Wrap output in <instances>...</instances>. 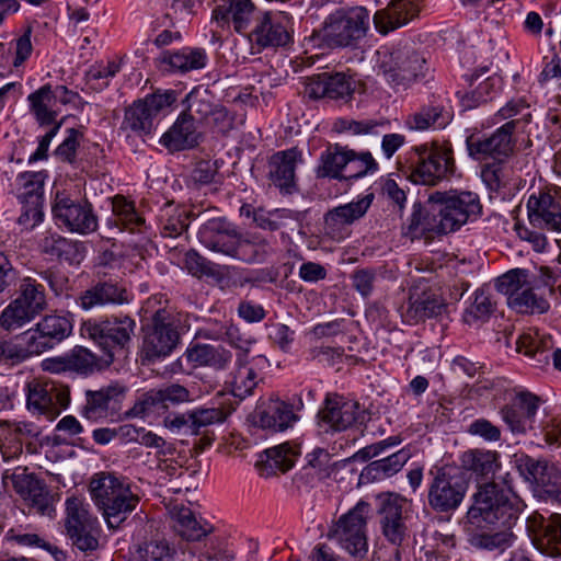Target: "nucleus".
<instances>
[{
	"label": "nucleus",
	"mask_w": 561,
	"mask_h": 561,
	"mask_svg": "<svg viewBox=\"0 0 561 561\" xmlns=\"http://www.w3.org/2000/svg\"><path fill=\"white\" fill-rule=\"evenodd\" d=\"M522 507V501L511 490L500 489L494 483L480 485L472 496L467 519L477 528L499 526L501 529L477 534L472 543L488 550H505L511 547L514 541L511 527L518 519Z\"/></svg>",
	"instance_id": "nucleus-1"
},
{
	"label": "nucleus",
	"mask_w": 561,
	"mask_h": 561,
	"mask_svg": "<svg viewBox=\"0 0 561 561\" xmlns=\"http://www.w3.org/2000/svg\"><path fill=\"white\" fill-rule=\"evenodd\" d=\"M199 242L213 252L244 263L263 262L273 251L270 242L259 234H241L225 218H213L198 230Z\"/></svg>",
	"instance_id": "nucleus-2"
},
{
	"label": "nucleus",
	"mask_w": 561,
	"mask_h": 561,
	"mask_svg": "<svg viewBox=\"0 0 561 561\" xmlns=\"http://www.w3.org/2000/svg\"><path fill=\"white\" fill-rule=\"evenodd\" d=\"M92 500L103 511L110 528L116 529L126 520L139 503L125 479L112 472L95 473L90 481Z\"/></svg>",
	"instance_id": "nucleus-3"
},
{
	"label": "nucleus",
	"mask_w": 561,
	"mask_h": 561,
	"mask_svg": "<svg viewBox=\"0 0 561 561\" xmlns=\"http://www.w3.org/2000/svg\"><path fill=\"white\" fill-rule=\"evenodd\" d=\"M405 169L413 183L435 185L456 170L453 147L437 141L416 146L407 154Z\"/></svg>",
	"instance_id": "nucleus-4"
},
{
	"label": "nucleus",
	"mask_w": 561,
	"mask_h": 561,
	"mask_svg": "<svg viewBox=\"0 0 561 561\" xmlns=\"http://www.w3.org/2000/svg\"><path fill=\"white\" fill-rule=\"evenodd\" d=\"M369 26V11L357 5L334 10L325 18L321 32L330 47L354 48L366 37Z\"/></svg>",
	"instance_id": "nucleus-5"
},
{
	"label": "nucleus",
	"mask_w": 561,
	"mask_h": 561,
	"mask_svg": "<svg viewBox=\"0 0 561 561\" xmlns=\"http://www.w3.org/2000/svg\"><path fill=\"white\" fill-rule=\"evenodd\" d=\"M370 513V504L360 500L331 525L328 538L351 557L364 558L368 552L367 522Z\"/></svg>",
	"instance_id": "nucleus-6"
},
{
	"label": "nucleus",
	"mask_w": 561,
	"mask_h": 561,
	"mask_svg": "<svg viewBox=\"0 0 561 561\" xmlns=\"http://www.w3.org/2000/svg\"><path fill=\"white\" fill-rule=\"evenodd\" d=\"M432 477L427 489V504L438 514H453L461 505L468 484L461 471L444 466L430 471Z\"/></svg>",
	"instance_id": "nucleus-7"
},
{
	"label": "nucleus",
	"mask_w": 561,
	"mask_h": 561,
	"mask_svg": "<svg viewBox=\"0 0 561 561\" xmlns=\"http://www.w3.org/2000/svg\"><path fill=\"white\" fill-rule=\"evenodd\" d=\"M431 195L444 234L477 219L482 209L478 195L471 192H435Z\"/></svg>",
	"instance_id": "nucleus-8"
},
{
	"label": "nucleus",
	"mask_w": 561,
	"mask_h": 561,
	"mask_svg": "<svg viewBox=\"0 0 561 561\" xmlns=\"http://www.w3.org/2000/svg\"><path fill=\"white\" fill-rule=\"evenodd\" d=\"M136 328V322L128 316L111 317L104 320L89 319L83 321L80 328V334L102 347L105 353L123 351L131 341Z\"/></svg>",
	"instance_id": "nucleus-9"
},
{
	"label": "nucleus",
	"mask_w": 561,
	"mask_h": 561,
	"mask_svg": "<svg viewBox=\"0 0 561 561\" xmlns=\"http://www.w3.org/2000/svg\"><path fill=\"white\" fill-rule=\"evenodd\" d=\"M180 342L175 318L164 309L158 310L147 328L142 354L148 360H156L169 356Z\"/></svg>",
	"instance_id": "nucleus-10"
},
{
	"label": "nucleus",
	"mask_w": 561,
	"mask_h": 561,
	"mask_svg": "<svg viewBox=\"0 0 561 561\" xmlns=\"http://www.w3.org/2000/svg\"><path fill=\"white\" fill-rule=\"evenodd\" d=\"M51 213L56 224L70 232L88 234L98 228V218L88 201L72 199L57 193Z\"/></svg>",
	"instance_id": "nucleus-11"
},
{
	"label": "nucleus",
	"mask_w": 561,
	"mask_h": 561,
	"mask_svg": "<svg viewBox=\"0 0 561 561\" xmlns=\"http://www.w3.org/2000/svg\"><path fill=\"white\" fill-rule=\"evenodd\" d=\"M517 123L518 121L511 119L488 137H468L466 140L468 154L474 160L493 159L503 162L514 151L513 133Z\"/></svg>",
	"instance_id": "nucleus-12"
},
{
	"label": "nucleus",
	"mask_w": 561,
	"mask_h": 561,
	"mask_svg": "<svg viewBox=\"0 0 561 561\" xmlns=\"http://www.w3.org/2000/svg\"><path fill=\"white\" fill-rule=\"evenodd\" d=\"M291 26V16L285 11L261 12L255 19L250 38L261 48L284 47L293 39Z\"/></svg>",
	"instance_id": "nucleus-13"
},
{
	"label": "nucleus",
	"mask_w": 561,
	"mask_h": 561,
	"mask_svg": "<svg viewBox=\"0 0 561 561\" xmlns=\"http://www.w3.org/2000/svg\"><path fill=\"white\" fill-rule=\"evenodd\" d=\"M70 403L68 386L50 380L34 379L27 383V408L50 419Z\"/></svg>",
	"instance_id": "nucleus-14"
},
{
	"label": "nucleus",
	"mask_w": 561,
	"mask_h": 561,
	"mask_svg": "<svg viewBox=\"0 0 561 561\" xmlns=\"http://www.w3.org/2000/svg\"><path fill=\"white\" fill-rule=\"evenodd\" d=\"M407 500L396 493L378 496L379 525L383 537L396 547H400L408 536Z\"/></svg>",
	"instance_id": "nucleus-15"
},
{
	"label": "nucleus",
	"mask_w": 561,
	"mask_h": 561,
	"mask_svg": "<svg viewBox=\"0 0 561 561\" xmlns=\"http://www.w3.org/2000/svg\"><path fill=\"white\" fill-rule=\"evenodd\" d=\"M386 80L394 87H407L423 77L426 70L425 58L411 47L391 51L389 60L381 65Z\"/></svg>",
	"instance_id": "nucleus-16"
},
{
	"label": "nucleus",
	"mask_w": 561,
	"mask_h": 561,
	"mask_svg": "<svg viewBox=\"0 0 561 561\" xmlns=\"http://www.w3.org/2000/svg\"><path fill=\"white\" fill-rule=\"evenodd\" d=\"M72 332L69 317L60 314L45 316L36 325L24 332L27 352L41 354L53 348Z\"/></svg>",
	"instance_id": "nucleus-17"
},
{
	"label": "nucleus",
	"mask_w": 561,
	"mask_h": 561,
	"mask_svg": "<svg viewBox=\"0 0 561 561\" xmlns=\"http://www.w3.org/2000/svg\"><path fill=\"white\" fill-rule=\"evenodd\" d=\"M126 394V388L113 382L95 390H85L80 415L89 421H100L115 416Z\"/></svg>",
	"instance_id": "nucleus-18"
},
{
	"label": "nucleus",
	"mask_w": 561,
	"mask_h": 561,
	"mask_svg": "<svg viewBox=\"0 0 561 561\" xmlns=\"http://www.w3.org/2000/svg\"><path fill=\"white\" fill-rule=\"evenodd\" d=\"M2 480L4 483L11 481L16 493L27 501L37 513L46 515L53 510L46 485L32 473H27L26 467L16 466L12 469H4Z\"/></svg>",
	"instance_id": "nucleus-19"
},
{
	"label": "nucleus",
	"mask_w": 561,
	"mask_h": 561,
	"mask_svg": "<svg viewBox=\"0 0 561 561\" xmlns=\"http://www.w3.org/2000/svg\"><path fill=\"white\" fill-rule=\"evenodd\" d=\"M540 398L529 391H516L500 410L503 422L513 434H525L534 428Z\"/></svg>",
	"instance_id": "nucleus-20"
},
{
	"label": "nucleus",
	"mask_w": 561,
	"mask_h": 561,
	"mask_svg": "<svg viewBox=\"0 0 561 561\" xmlns=\"http://www.w3.org/2000/svg\"><path fill=\"white\" fill-rule=\"evenodd\" d=\"M355 87V80L343 72H321L307 78L305 94L313 100L327 98L347 102Z\"/></svg>",
	"instance_id": "nucleus-21"
},
{
	"label": "nucleus",
	"mask_w": 561,
	"mask_h": 561,
	"mask_svg": "<svg viewBox=\"0 0 561 561\" xmlns=\"http://www.w3.org/2000/svg\"><path fill=\"white\" fill-rule=\"evenodd\" d=\"M43 185L44 176L41 172H26L18 176L16 194L23 205V213L19 218L21 224L32 221L31 226L34 227L42 221Z\"/></svg>",
	"instance_id": "nucleus-22"
},
{
	"label": "nucleus",
	"mask_w": 561,
	"mask_h": 561,
	"mask_svg": "<svg viewBox=\"0 0 561 561\" xmlns=\"http://www.w3.org/2000/svg\"><path fill=\"white\" fill-rule=\"evenodd\" d=\"M528 220L533 227L561 231V194L539 192L527 202Z\"/></svg>",
	"instance_id": "nucleus-23"
},
{
	"label": "nucleus",
	"mask_w": 561,
	"mask_h": 561,
	"mask_svg": "<svg viewBox=\"0 0 561 561\" xmlns=\"http://www.w3.org/2000/svg\"><path fill=\"white\" fill-rule=\"evenodd\" d=\"M373 194H368L357 202L333 208L324 216L325 233L333 239H343L348 234V226L362 218L373 202Z\"/></svg>",
	"instance_id": "nucleus-24"
},
{
	"label": "nucleus",
	"mask_w": 561,
	"mask_h": 561,
	"mask_svg": "<svg viewBox=\"0 0 561 561\" xmlns=\"http://www.w3.org/2000/svg\"><path fill=\"white\" fill-rule=\"evenodd\" d=\"M403 234L411 240L422 239L433 240L437 236L444 234L437 213L434 210L432 195L426 206L420 203L413 204L412 213L403 225Z\"/></svg>",
	"instance_id": "nucleus-25"
},
{
	"label": "nucleus",
	"mask_w": 561,
	"mask_h": 561,
	"mask_svg": "<svg viewBox=\"0 0 561 561\" xmlns=\"http://www.w3.org/2000/svg\"><path fill=\"white\" fill-rule=\"evenodd\" d=\"M302 162L301 151L297 148L277 151L268 160V179L285 193L296 187V165Z\"/></svg>",
	"instance_id": "nucleus-26"
},
{
	"label": "nucleus",
	"mask_w": 561,
	"mask_h": 561,
	"mask_svg": "<svg viewBox=\"0 0 561 561\" xmlns=\"http://www.w3.org/2000/svg\"><path fill=\"white\" fill-rule=\"evenodd\" d=\"M321 420L334 431H344L366 421V412L358 402L342 398L327 399L325 408L321 411Z\"/></svg>",
	"instance_id": "nucleus-27"
},
{
	"label": "nucleus",
	"mask_w": 561,
	"mask_h": 561,
	"mask_svg": "<svg viewBox=\"0 0 561 561\" xmlns=\"http://www.w3.org/2000/svg\"><path fill=\"white\" fill-rule=\"evenodd\" d=\"M422 0H391L385 9L374 14L377 31L387 34L413 20L420 11Z\"/></svg>",
	"instance_id": "nucleus-28"
},
{
	"label": "nucleus",
	"mask_w": 561,
	"mask_h": 561,
	"mask_svg": "<svg viewBox=\"0 0 561 561\" xmlns=\"http://www.w3.org/2000/svg\"><path fill=\"white\" fill-rule=\"evenodd\" d=\"M202 134L197 130L193 115L182 113L161 136L160 144L169 151H183L196 147Z\"/></svg>",
	"instance_id": "nucleus-29"
},
{
	"label": "nucleus",
	"mask_w": 561,
	"mask_h": 561,
	"mask_svg": "<svg viewBox=\"0 0 561 561\" xmlns=\"http://www.w3.org/2000/svg\"><path fill=\"white\" fill-rule=\"evenodd\" d=\"M529 529L539 550L548 554L561 552V515L552 514L548 518L541 515L529 519Z\"/></svg>",
	"instance_id": "nucleus-30"
},
{
	"label": "nucleus",
	"mask_w": 561,
	"mask_h": 561,
	"mask_svg": "<svg viewBox=\"0 0 561 561\" xmlns=\"http://www.w3.org/2000/svg\"><path fill=\"white\" fill-rule=\"evenodd\" d=\"M168 513L173 530L185 540L197 541L211 531L207 522L197 519L194 512L183 504L169 506Z\"/></svg>",
	"instance_id": "nucleus-31"
},
{
	"label": "nucleus",
	"mask_w": 561,
	"mask_h": 561,
	"mask_svg": "<svg viewBox=\"0 0 561 561\" xmlns=\"http://www.w3.org/2000/svg\"><path fill=\"white\" fill-rule=\"evenodd\" d=\"M83 310H91L107 305H122L128 301L127 290L118 283L99 282L84 290L79 299Z\"/></svg>",
	"instance_id": "nucleus-32"
},
{
	"label": "nucleus",
	"mask_w": 561,
	"mask_h": 561,
	"mask_svg": "<svg viewBox=\"0 0 561 561\" xmlns=\"http://www.w3.org/2000/svg\"><path fill=\"white\" fill-rule=\"evenodd\" d=\"M158 61L163 71L185 73L203 69L207 64V55L202 48L184 47L163 51Z\"/></svg>",
	"instance_id": "nucleus-33"
},
{
	"label": "nucleus",
	"mask_w": 561,
	"mask_h": 561,
	"mask_svg": "<svg viewBox=\"0 0 561 561\" xmlns=\"http://www.w3.org/2000/svg\"><path fill=\"white\" fill-rule=\"evenodd\" d=\"M256 414L260 426L274 432L285 431L298 420L293 407L279 399H270L264 402Z\"/></svg>",
	"instance_id": "nucleus-34"
},
{
	"label": "nucleus",
	"mask_w": 561,
	"mask_h": 561,
	"mask_svg": "<svg viewBox=\"0 0 561 561\" xmlns=\"http://www.w3.org/2000/svg\"><path fill=\"white\" fill-rule=\"evenodd\" d=\"M254 13L251 0H222L213 11V18L224 24L232 23L238 33L244 32Z\"/></svg>",
	"instance_id": "nucleus-35"
},
{
	"label": "nucleus",
	"mask_w": 561,
	"mask_h": 561,
	"mask_svg": "<svg viewBox=\"0 0 561 561\" xmlns=\"http://www.w3.org/2000/svg\"><path fill=\"white\" fill-rule=\"evenodd\" d=\"M444 308L442 299L433 291L414 289L410 293L404 317L408 322L417 323L439 316Z\"/></svg>",
	"instance_id": "nucleus-36"
},
{
	"label": "nucleus",
	"mask_w": 561,
	"mask_h": 561,
	"mask_svg": "<svg viewBox=\"0 0 561 561\" xmlns=\"http://www.w3.org/2000/svg\"><path fill=\"white\" fill-rule=\"evenodd\" d=\"M453 119V113L444 105H425L409 115L405 125L411 130L443 129Z\"/></svg>",
	"instance_id": "nucleus-37"
},
{
	"label": "nucleus",
	"mask_w": 561,
	"mask_h": 561,
	"mask_svg": "<svg viewBox=\"0 0 561 561\" xmlns=\"http://www.w3.org/2000/svg\"><path fill=\"white\" fill-rule=\"evenodd\" d=\"M43 251L71 265H79L85 257V247L59 234H50L42 241Z\"/></svg>",
	"instance_id": "nucleus-38"
},
{
	"label": "nucleus",
	"mask_w": 561,
	"mask_h": 561,
	"mask_svg": "<svg viewBox=\"0 0 561 561\" xmlns=\"http://www.w3.org/2000/svg\"><path fill=\"white\" fill-rule=\"evenodd\" d=\"M550 337L541 335L536 330H528L522 333L516 341V351L534 360L536 367L542 368L549 364L551 348Z\"/></svg>",
	"instance_id": "nucleus-39"
},
{
	"label": "nucleus",
	"mask_w": 561,
	"mask_h": 561,
	"mask_svg": "<svg viewBox=\"0 0 561 561\" xmlns=\"http://www.w3.org/2000/svg\"><path fill=\"white\" fill-rule=\"evenodd\" d=\"M30 111L41 126L54 125L57 123L58 108L55 104L50 84L41 87L27 96Z\"/></svg>",
	"instance_id": "nucleus-40"
},
{
	"label": "nucleus",
	"mask_w": 561,
	"mask_h": 561,
	"mask_svg": "<svg viewBox=\"0 0 561 561\" xmlns=\"http://www.w3.org/2000/svg\"><path fill=\"white\" fill-rule=\"evenodd\" d=\"M113 362V354L107 352L102 357H98L85 347L77 346L67 354V363L69 371L81 375H89L95 370L107 367Z\"/></svg>",
	"instance_id": "nucleus-41"
},
{
	"label": "nucleus",
	"mask_w": 561,
	"mask_h": 561,
	"mask_svg": "<svg viewBox=\"0 0 561 561\" xmlns=\"http://www.w3.org/2000/svg\"><path fill=\"white\" fill-rule=\"evenodd\" d=\"M154 118L140 102H134L125 110L124 119L121 125V130L125 131L127 136L136 135L145 137L153 130Z\"/></svg>",
	"instance_id": "nucleus-42"
},
{
	"label": "nucleus",
	"mask_w": 561,
	"mask_h": 561,
	"mask_svg": "<svg viewBox=\"0 0 561 561\" xmlns=\"http://www.w3.org/2000/svg\"><path fill=\"white\" fill-rule=\"evenodd\" d=\"M264 454L265 460H261V462L265 469H270V471L266 472V476H268L274 472V470H278L283 473L290 470L297 457L300 455V449L297 445L284 443L266 449Z\"/></svg>",
	"instance_id": "nucleus-43"
},
{
	"label": "nucleus",
	"mask_w": 561,
	"mask_h": 561,
	"mask_svg": "<svg viewBox=\"0 0 561 561\" xmlns=\"http://www.w3.org/2000/svg\"><path fill=\"white\" fill-rule=\"evenodd\" d=\"M18 293L14 300L35 317L46 309L45 287L35 279L22 278Z\"/></svg>",
	"instance_id": "nucleus-44"
},
{
	"label": "nucleus",
	"mask_w": 561,
	"mask_h": 561,
	"mask_svg": "<svg viewBox=\"0 0 561 561\" xmlns=\"http://www.w3.org/2000/svg\"><path fill=\"white\" fill-rule=\"evenodd\" d=\"M410 458V450L402 448L385 458L371 461L364 473L373 480H382L398 473Z\"/></svg>",
	"instance_id": "nucleus-45"
},
{
	"label": "nucleus",
	"mask_w": 561,
	"mask_h": 561,
	"mask_svg": "<svg viewBox=\"0 0 561 561\" xmlns=\"http://www.w3.org/2000/svg\"><path fill=\"white\" fill-rule=\"evenodd\" d=\"M515 466L519 474L528 482L538 485H549L552 483V471L547 462L534 459L526 455L516 456Z\"/></svg>",
	"instance_id": "nucleus-46"
},
{
	"label": "nucleus",
	"mask_w": 561,
	"mask_h": 561,
	"mask_svg": "<svg viewBox=\"0 0 561 561\" xmlns=\"http://www.w3.org/2000/svg\"><path fill=\"white\" fill-rule=\"evenodd\" d=\"M237 365L238 367L231 374L227 383L234 397L244 399L250 396L256 387L257 375L252 367L248 366V360H243L242 356L237 358Z\"/></svg>",
	"instance_id": "nucleus-47"
},
{
	"label": "nucleus",
	"mask_w": 561,
	"mask_h": 561,
	"mask_svg": "<svg viewBox=\"0 0 561 561\" xmlns=\"http://www.w3.org/2000/svg\"><path fill=\"white\" fill-rule=\"evenodd\" d=\"M501 85L502 80L500 77L489 76L484 80L478 82L471 91H458L457 95L465 107L472 108L481 103L492 100Z\"/></svg>",
	"instance_id": "nucleus-48"
},
{
	"label": "nucleus",
	"mask_w": 561,
	"mask_h": 561,
	"mask_svg": "<svg viewBox=\"0 0 561 561\" xmlns=\"http://www.w3.org/2000/svg\"><path fill=\"white\" fill-rule=\"evenodd\" d=\"M98 520L90 513V504L82 497L70 496L65 502V533Z\"/></svg>",
	"instance_id": "nucleus-49"
},
{
	"label": "nucleus",
	"mask_w": 561,
	"mask_h": 561,
	"mask_svg": "<svg viewBox=\"0 0 561 561\" xmlns=\"http://www.w3.org/2000/svg\"><path fill=\"white\" fill-rule=\"evenodd\" d=\"M347 148L335 146L321 156V165L317 170L318 178H333L344 180L347 164Z\"/></svg>",
	"instance_id": "nucleus-50"
},
{
	"label": "nucleus",
	"mask_w": 561,
	"mask_h": 561,
	"mask_svg": "<svg viewBox=\"0 0 561 561\" xmlns=\"http://www.w3.org/2000/svg\"><path fill=\"white\" fill-rule=\"evenodd\" d=\"M378 169V163L369 151L356 152L348 149L344 180H357L376 173Z\"/></svg>",
	"instance_id": "nucleus-51"
},
{
	"label": "nucleus",
	"mask_w": 561,
	"mask_h": 561,
	"mask_svg": "<svg viewBox=\"0 0 561 561\" xmlns=\"http://www.w3.org/2000/svg\"><path fill=\"white\" fill-rule=\"evenodd\" d=\"M66 535L80 551L92 552L100 547L101 527L99 520L66 531Z\"/></svg>",
	"instance_id": "nucleus-52"
},
{
	"label": "nucleus",
	"mask_w": 561,
	"mask_h": 561,
	"mask_svg": "<svg viewBox=\"0 0 561 561\" xmlns=\"http://www.w3.org/2000/svg\"><path fill=\"white\" fill-rule=\"evenodd\" d=\"M332 466V456L323 448H316L307 455V465L295 476V481L302 480L304 477H317L323 479L329 476V469Z\"/></svg>",
	"instance_id": "nucleus-53"
},
{
	"label": "nucleus",
	"mask_w": 561,
	"mask_h": 561,
	"mask_svg": "<svg viewBox=\"0 0 561 561\" xmlns=\"http://www.w3.org/2000/svg\"><path fill=\"white\" fill-rule=\"evenodd\" d=\"M461 461L465 468L488 477L497 467V454L490 450H468L462 455Z\"/></svg>",
	"instance_id": "nucleus-54"
},
{
	"label": "nucleus",
	"mask_w": 561,
	"mask_h": 561,
	"mask_svg": "<svg viewBox=\"0 0 561 561\" xmlns=\"http://www.w3.org/2000/svg\"><path fill=\"white\" fill-rule=\"evenodd\" d=\"M210 337L229 343L238 351L237 358L242 356L243 360H248V354L254 344V340L241 334L238 327L228 323L222 324L215 330Z\"/></svg>",
	"instance_id": "nucleus-55"
},
{
	"label": "nucleus",
	"mask_w": 561,
	"mask_h": 561,
	"mask_svg": "<svg viewBox=\"0 0 561 561\" xmlns=\"http://www.w3.org/2000/svg\"><path fill=\"white\" fill-rule=\"evenodd\" d=\"M508 306L519 313H543L549 309V302L537 296L531 285L526 286L517 296L511 298Z\"/></svg>",
	"instance_id": "nucleus-56"
},
{
	"label": "nucleus",
	"mask_w": 561,
	"mask_h": 561,
	"mask_svg": "<svg viewBox=\"0 0 561 561\" xmlns=\"http://www.w3.org/2000/svg\"><path fill=\"white\" fill-rule=\"evenodd\" d=\"M493 309L490 296L483 289H478L473 301L466 308L462 319L467 324L474 325L489 319Z\"/></svg>",
	"instance_id": "nucleus-57"
},
{
	"label": "nucleus",
	"mask_w": 561,
	"mask_h": 561,
	"mask_svg": "<svg viewBox=\"0 0 561 561\" xmlns=\"http://www.w3.org/2000/svg\"><path fill=\"white\" fill-rule=\"evenodd\" d=\"M34 314L12 300L0 313V328L7 332L19 330L33 321Z\"/></svg>",
	"instance_id": "nucleus-58"
},
{
	"label": "nucleus",
	"mask_w": 561,
	"mask_h": 561,
	"mask_svg": "<svg viewBox=\"0 0 561 561\" xmlns=\"http://www.w3.org/2000/svg\"><path fill=\"white\" fill-rule=\"evenodd\" d=\"M530 283L526 270L516 268L508 271L496 279V289L507 297V304L511 298L517 296Z\"/></svg>",
	"instance_id": "nucleus-59"
},
{
	"label": "nucleus",
	"mask_w": 561,
	"mask_h": 561,
	"mask_svg": "<svg viewBox=\"0 0 561 561\" xmlns=\"http://www.w3.org/2000/svg\"><path fill=\"white\" fill-rule=\"evenodd\" d=\"M253 219L257 227L275 231L286 226L288 220H298V213L289 209H274L272 211L259 209L254 211Z\"/></svg>",
	"instance_id": "nucleus-60"
},
{
	"label": "nucleus",
	"mask_w": 561,
	"mask_h": 561,
	"mask_svg": "<svg viewBox=\"0 0 561 561\" xmlns=\"http://www.w3.org/2000/svg\"><path fill=\"white\" fill-rule=\"evenodd\" d=\"M174 550L165 539L153 538L140 543L137 556L140 561H171Z\"/></svg>",
	"instance_id": "nucleus-61"
},
{
	"label": "nucleus",
	"mask_w": 561,
	"mask_h": 561,
	"mask_svg": "<svg viewBox=\"0 0 561 561\" xmlns=\"http://www.w3.org/2000/svg\"><path fill=\"white\" fill-rule=\"evenodd\" d=\"M112 208L124 229L134 231L144 224V219L136 213L134 204L124 196H115Z\"/></svg>",
	"instance_id": "nucleus-62"
},
{
	"label": "nucleus",
	"mask_w": 561,
	"mask_h": 561,
	"mask_svg": "<svg viewBox=\"0 0 561 561\" xmlns=\"http://www.w3.org/2000/svg\"><path fill=\"white\" fill-rule=\"evenodd\" d=\"M187 220L185 210L167 207L161 214L162 234L169 238L182 234L188 227Z\"/></svg>",
	"instance_id": "nucleus-63"
},
{
	"label": "nucleus",
	"mask_w": 561,
	"mask_h": 561,
	"mask_svg": "<svg viewBox=\"0 0 561 561\" xmlns=\"http://www.w3.org/2000/svg\"><path fill=\"white\" fill-rule=\"evenodd\" d=\"M152 393V400H156L158 407L162 408L190 402L192 400L188 389L179 383H171L160 389H153Z\"/></svg>",
	"instance_id": "nucleus-64"
}]
</instances>
